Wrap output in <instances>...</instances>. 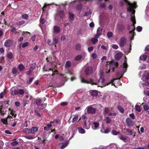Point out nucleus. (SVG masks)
Masks as SVG:
<instances>
[{"label": "nucleus", "mask_w": 149, "mask_h": 149, "mask_svg": "<svg viewBox=\"0 0 149 149\" xmlns=\"http://www.w3.org/2000/svg\"><path fill=\"white\" fill-rule=\"evenodd\" d=\"M142 27L140 26H138L136 28V30L139 32H140L141 31Z\"/></svg>", "instance_id": "nucleus-61"}, {"label": "nucleus", "mask_w": 149, "mask_h": 149, "mask_svg": "<svg viewBox=\"0 0 149 149\" xmlns=\"http://www.w3.org/2000/svg\"><path fill=\"white\" fill-rule=\"evenodd\" d=\"M143 104L144 105H143V109L145 111H147L149 109V106L148 104H146V103H143L142 104V105H143Z\"/></svg>", "instance_id": "nucleus-21"}, {"label": "nucleus", "mask_w": 149, "mask_h": 149, "mask_svg": "<svg viewBox=\"0 0 149 149\" xmlns=\"http://www.w3.org/2000/svg\"><path fill=\"white\" fill-rule=\"evenodd\" d=\"M40 105L41 107L40 108V109H43L46 108L47 105V104L44 103V104H42Z\"/></svg>", "instance_id": "nucleus-51"}, {"label": "nucleus", "mask_w": 149, "mask_h": 149, "mask_svg": "<svg viewBox=\"0 0 149 149\" xmlns=\"http://www.w3.org/2000/svg\"><path fill=\"white\" fill-rule=\"evenodd\" d=\"M81 45L79 44H78L75 47L76 49L77 50H79L81 49Z\"/></svg>", "instance_id": "nucleus-39"}, {"label": "nucleus", "mask_w": 149, "mask_h": 149, "mask_svg": "<svg viewBox=\"0 0 149 149\" xmlns=\"http://www.w3.org/2000/svg\"><path fill=\"white\" fill-rule=\"evenodd\" d=\"M30 33L28 32H24V33L22 34V35H23V36L24 37H29V36H30V35H29Z\"/></svg>", "instance_id": "nucleus-44"}, {"label": "nucleus", "mask_w": 149, "mask_h": 149, "mask_svg": "<svg viewBox=\"0 0 149 149\" xmlns=\"http://www.w3.org/2000/svg\"><path fill=\"white\" fill-rule=\"evenodd\" d=\"M38 128L37 127H32L31 129V134H34L38 131Z\"/></svg>", "instance_id": "nucleus-16"}, {"label": "nucleus", "mask_w": 149, "mask_h": 149, "mask_svg": "<svg viewBox=\"0 0 149 149\" xmlns=\"http://www.w3.org/2000/svg\"><path fill=\"white\" fill-rule=\"evenodd\" d=\"M19 94L23 95L24 93V91L23 89H20L18 90Z\"/></svg>", "instance_id": "nucleus-48"}, {"label": "nucleus", "mask_w": 149, "mask_h": 149, "mask_svg": "<svg viewBox=\"0 0 149 149\" xmlns=\"http://www.w3.org/2000/svg\"><path fill=\"white\" fill-rule=\"evenodd\" d=\"M34 111L35 114L37 115L39 117H41V115L39 113L38 111L35 110Z\"/></svg>", "instance_id": "nucleus-49"}, {"label": "nucleus", "mask_w": 149, "mask_h": 149, "mask_svg": "<svg viewBox=\"0 0 149 149\" xmlns=\"http://www.w3.org/2000/svg\"><path fill=\"white\" fill-rule=\"evenodd\" d=\"M42 102V99L38 98L36 99L35 102L36 105L38 106H39L41 105V103Z\"/></svg>", "instance_id": "nucleus-15"}, {"label": "nucleus", "mask_w": 149, "mask_h": 149, "mask_svg": "<svg viewBox=\"0 0 149 149\" xmlns=\"http://www.w3.org/2000/svg\"><path fill=\"white\" fill-rule=\"evenodd\" d=\"M129 116L133 120H134L135 118L134 115V113L129 114Z\"/></svg>", "instance_id": "nucleus-59"}, {"label": "nucleus", "mask_w": 149, "mask_h": 149, "mask_svg": "<svg viewBox=\"0 0 149 149\" xmlns=\"http://www.w3.org/2000/svg\"><path fill=\"white\" fill-rule=\"evenodd\" d=\"M36 68V64L35 63H33L31 66L30 69L32 70H35Z\"/></svg>", "instance_id": "nucleus-37"}, {"label": "nucleus", "mask_w": 149, "mask_h": 149, "mask_svg": "<svg viewBox=\"0 0 149 149\" xmlns=\"http://www.w3.org/2000/svg\"><path fill=\"white\" fill-rule=\"evenodd\" d=\"M12 41L11 40H8L5 42L4 43L5 46L6 47H9L12 45Z\"/></svg>", "instance_id": "nucleus-11"}, {"label": "nucleus", "mask_w": 149, "mask_h": 149, "mask_svg": "<svg viewBox=\"0 0 149 149\" xmlns=\"http://www.w3.org/2000/svg\"><path fill=\"white\" fill-rule=\"evenodd\" d=\"M7 57L9 59H12L13 57V55L12 53L10 52L7 54Z\"/></svg>", "instance_id": "nucleus-35"}, {"label": "nucleus", "mask_w": 149, "mask_h": 149, "mask_svg": "<svg viewBox=\"0 0 149 149\" xmlns=\"http://www.w3.org/2000/svg\"><path fill=\"white\" fill-rule=\"evenodd\" d=\"M118 109L121 113H124V109L121 106H118Z\"/></svg>", "instance_id": "nucleus-40"}, {"label": "nucleus", "mask_w": 149, "mask_h": 149, "mask_svg": "<svg viewBox=\"0 0 149 149\" xmlns=\"http://www.w3.org/2000/svg\"><path fill=\"white\" fill-rule=\"evenodd\" d=\"M60 31V29L59 27L57 26H55L53 28L54 32L56 33H58Z\"/></svg>", "instance_id": "nucleus-12"}, {"label": "nucleus", "mask_w": 149, "mask_h": 149, "mask_svg": "<svg viewBox=\"0 0 149 149\" xmlns=\"http://www.w3.org/2000/svg\"><path fill=\"white\" fill-rule=\"evenodd\" d=\"M12 73L15 76L18 74V70L15 68L13 67L12 70Z\"/></svg>", "instance_id": "nucleus-13"}, {"label": "nucleus", "mask_w": 149, "mask_h": 149, "mask_svg": "<svg viewBox=\"0 0 149 149\" xmlns=\"http://www.w3.org/2000/svg\"><path fill=\"white\" fill-rule=\"evenodd\" d=\"M78 116L77 115H76L74 116V118H73L72 120V122L74 123L75 121H77L78 120Z\"/></svg>", "instance_id": "nucleus-47"}, {"label": "nucleus", "mask_w": 149, "mask_h": 149, "mask_svg": "<svg viewBox=\"0 0 149 149\" xmlns=\"http://www.w3.org/2000/svg\"><path fill=\"white\" fill-rule=\"evenodd\" d=\"M34 79V77H32V78H29V80L28 81H27V84H31L32 81H33V80Z\"/></svg>", "instance_id": "nucleus-55"}, {"label": "nucleus", "mask_w": 149, "mask_h": 149, "mask_svg": "<svg viewBox=\"0 0 149 149\" xmlns=\"http://www.w3.org/2000/svg\"><path fill=\"white\" fill-rule=\"evenodd\" d=\"M94 49V47L93 46H91L90 47L88 48V49L89 52H91L93 51Z\"/></svg>", "instance_id": "nucleus-60"}, {"label": "nucleus", "mask_w": 149, "mask_h": 149, "mask_svg": "<svg viewBox=\"0 0 149 149\" xmlns=\"http://www.w3.org/2000/svg\"><path fill=\"white\" fill-rule=\"evenodd\" d=\"M71 63L70 61H68L66 62L65 67L67 68H69L71 67Z\"/></svg>", "instance_id": "nucleus-22"}, {"label": "nucleus", "mask_w": 149, "mask_h": 149, "mask_svg": "<svg viewBox=\"0 0 149 149\" xmlns=\"http://www.w3.org/2000/svg\"><path fill=\"white\" fill-rule=\"evenodd\" d=\"M113 36V33L111 32H108L107 33V36L108 37H111Z\"/></svg>", "instance_id": "nucleus-54"}, {"label": "nucleus", "mask_w": 149, "mask_h": 149, "mask_svg": "<svg viewBox=\"0 0 149 149\" xmlns=\"http://www.w3.org/2000/svg\"><path fill=\"white\" fill-rule=\"evenodd\" d=\"M120 139L123 140L124 141H126L127 140V138L126 136H124L123 135H121L119 137Z\"/></svg>", "instance_id": "nucleus-28"}, {"label": "nucleus", "mask_w": 149, "mask_h": 149, "mask_svg": "<svg viewBox=\"0 0 149 149\" xmlns=\"http://www.w3.org/2000/svg\"><path fill=\"white\" fill-rule=\"evenodd\" d=\"M123 68H124V72H125L126 71L127 68L128 67L127 61L125 60L124 63H123Z\"/></svg>", "instance_id": "nucleus-20"}, {"label": "nucleus", "mask_w": 149, "mask_h": 149, "mask_svg": "<svg viewBox=\"0 0 149 149\" xmlns=\"http://www.w3.org/2000/svg\"><path fill=\"white\" fill-rule=\"evenodd\" d=\"M106 123H109L110 122L111 120L110 118L109 117H106Z\"/></svg>", "instance_id": "nucleus-63"}, {"label": "nucleus", "mask_w": 149, "mask_h": 149, "mask_svg": "<svg viewBox=\"0 0 149 149\" xmlns=\"http://www.w3.org/2000/svg\"><path fill=\"white\" fill-rule=\"evenodd\" d=\"M85 74L86 75H89L93 73V70L91 66H88L85 70Z\"/></svg>", "instance_id": "nucleus-4"}, {"label": "nucleus", "mask_w": 149, "mask_h": 149, "mask_svg": "<svg viewBox=\"0 0 149 149\" xmlns=\"http://www.w3.org/2000/svg\"><path fill=\"white\" fill-rule=\"evenodd\" d=\"M109 112V108H104V114H107Z\"/></svg>", "instance_id": "nucleus-41"}, {"label": "nucleus", "mask_w": 149, "mask_h": 149, "mask_svg": "<svg viewBox=\"0 0 149 149\" xmlns=\"http://www.w3.org/2000/svg\"><path fill=\"white\" fill-rule=\"evenodd\" d=\"M97 38H92L91 40V41L93 44H95L97 42L98 40Z\"/></svg>", "instance_id": "nucleus-29"}, {"label": "nucleus", "mask_w": 149, "mask_h": 149, "mask_svg": "<svg viewBox=\"0 0 149 149\" xmlns=\"http://www.w3.org/2000/svg\"><path fill=\"white\" fill-rule=\"evenodd\" d=\"M91 57L93 59H95L97 57V55L96 54L93 53L91 54Z\"/></svg>", "instance_id": "nucleus-50"}, {"label": "nucleus", "mask_w": 149, "mask_h": 149, "mask_svg": "<svg viewBox=\"0 0 149 149\" xmlns=\"http://www.w3.org/2000/svg\"><path fill=\"white\" fill-rule=\"evenodd\" d=\"M118 28L119 30H122L124 29V27L123 25H119L118 26Z\"/></svg>", "instance_id": "nucleus-52"}, {"label": "nucleus", "mask_w": 149, "mask_h": 149, "mask_svg": "<svg viewBox=\"0 0 149 149\" xmlns=\"http://www.w3.org/2000/svg\"><path fill=\"white\" fill-rule=\"evenodd\" d=\"M123 130H124L126 131V132H124L126 135H131L133 134V132L132 131L126 128H124Z\"/></svg>", "instance_id": "nucleus-10"}, {"label": "nucleus", "mask_w": 149, "mask_h": 149, "mask_svg": "<svg viewBox=\"0 0 149 149\" xmlns=\"http://www.w3.org/2000/svg\"><path fill=\"white\" fill-rule=\"evenodd\" d=\"M102 32V29L101 28H98L96 34L95 36V37H98L100 36Z\"/></svg>", "instance_id": "nucleus-8"}, {"label": "nucleus", "mask_w": 149, "mask_h": 149, "mask_svg": "<svg viewBox=\"0 0 149 149\" xmlns=\"http://www.w3.org/2000/svg\"><path fill=\"white\" fill-rule=\"evenodd\" d=\"M25 138L26 139H32L34 138V137L32 136H26Z\"/></svg>", "instance_id": "nucleus-57"}, {"label": "nucleus", "mask_w": 149, "mask_h": 149, "mask_svg": "<svg viewBox=\"0 0 149 149\" xmlns=\"http://www.w3.org/2000/svg\"><path fill=\"white\" fill-rule=\"evenodd\" d=\"M78 130L79 132L81 134H84L85 132V130L81 127H78Z\"/></svg>", "instance_id": "nucleus-23"}, {"label": "nucleus", "mask_w": 149, "mask_h": 149, "mask_svg": "<svg viewBox=\"0 0 149 149\" xmlns=\"http://www.w3.org/2000/svg\"><path fill=\"white\" fill-rule=\"evenodd\" d=\"M69 18L70 19V21L72 20L74 17V15L72 13L69 12Z\"/></svg>", "instance_id": "nucleus-27"}, {"label": "nucleus", "mask_w": 149, "mask_h": 149, "mask_svg": "<svg viewBox=\"0 0 149 149\" xmlns=\"http://www.w3.org/2000/svg\"><path fill=\"white\" fill-rule=\"evenodd\" d=\"M81 81L82 83L89 84V80L88 81H86L85 79L84 78H81Z\"/></svg>", "instance_id": "nucleus-32"}, {"label": "nucleus", "mask_w": 149, "mask_h": 149, "mask_svg": "<svg viewBox=\"0 0 149 149\" xmlns=\"http://www.w3.org/2000/svg\"><path fill=\"white\" fill-rule=\"evenodd\" d=\"M23 131L26 133L31 134V129H29L28 128H24L23 129Z\"/></svg>", "instance_id": "nucleus-36"}, {"label": "nucleus", "mask_w": 149, "mask_h": 149, "mask_svg": "<svg viewBox=\"0 0 149 149\" xmlns=\"http://www.w3.org/2000/svg\"><path fill=\"white\" fill-rule=\"evenodd\" d=\"M123 54V53L120 52H119L116 53L115 56V60L117 61L119 60Z\"/></svg>", "instance_id": "nucleus-7"}, {"label": "nucleus", "mask_w": 149, "mask_h": 149, "mask_svg": "<svg viewBox=\"0 0 149 149\" xmlns=\"http://www.w3.org/2000/svg\"><path fill=\"white\" fill-rule=\"evenodd\" d=\"M99 126L98 123L95 122L93 123V125L92 126L93 129L94 130H96L97 128Z\"/></svg>", "instance_id": "nucleus-19"}, {"label": "nucleus", "mask_w": 149, "mask_h": 149, "mask_svg": "<svg viewBox=\"0 0 149 149\" xmlns=\"http://www.w3.org/2000/svg\"><path fill=\"white\" fill-rule=\"evenodd\" d=\"M29 43L28 42H26L22 44V48H24L26 47L29 46Z\"/></svg>", "instance_id": "nucleus-34"}, {"label": "nucleus", "mask_w": 149, "mask_h": 149, "mask_svg": "<svg viewBox=\"0 0 149 149\" xmlns=\"http://www.w3.org/2000/svg\"><path fill=\"white\" fill-rule=\"evenodd\" d=\"M114 80L115 79H113L111 80L109 83H106L104 82V79L102 78L101 76L98 79H97L96 77H94L92 79H89V83L92 85H97L98 83H100V84H99V85H102L100 87H103L111 84L112 85L114 86V84L113 83Z\"/></svg>", "instance_id": "nucleus-2"}, {"label": "nucleus", "mask_w": 149, "mask_h": 149, "mask_svg": "<svg viewBox=\"0 0 149 149\" xmlns=\"http://www.w3.org/2000/svg\"><path fill=\"white\" fill-rule=\"evenodd\" d=\"M45 19L42 17H40V23L42 24H44L45 22Z\"/></svg>", "instance_id": "nucleus-42"}, {"label": "nucleus", "mask_w": 149, "mask_h": 149, "mask_svg": "<svg viewBox=\"0 0 149 149\" xmlns=\"http://www.w3.org/2000/svg\"><path fill=\"white\" fill-rule=\"evenodd\" d=\"M112 134L114 135H117L118 134H120V132H117L115 130H113L112 131Z\"/></svg>", "instance_id": "nucleus-46"}, {"label": "nucleus", "mask_w": 149, "mask_h": 149, "mask_svg": "<svg viewBox=\"0 0 149 149\" xmlns=\"http://www.w3.org/2000/svg\"><path fill=\"white\" fill-rule=\"evenodd\" d=\"M112 64L114 66V67L112 68V70H113V71H114V69L118 67V63L117 62H114L112 63Z\"/></svg>", "instance_id": "nucleus-26"}, {"label": "nucleus", "mask_w": 149, "mask_h": 149, "mask_svg": "<svg viewBox=\"0 0 149 149\" xmlns=\"http://www.w3.org/2000/svg\"><path fill=\"white\" fill-rule=\"evenodd\" d=\"M18 144V142L16 141H13L11 143V145L13 146H15Z\"/></svg>", "instance_id": "nucleus-56"}, {"label": "nucleus", "mask_w": 149, "mask_h": 149, "mask_svg": "<svg viewBox=\"0 0 149 149\" xmlns=\"http://www.w3.org/2000/svg\"><path fill=\"white\" fill-rule=\"evenodd\" d=\"M126 122L127 123V126L129 127H131L134 125V123L133 121L131 120L130 118H126Z\"/></svg>", "instance_id": "nucleus-6"}, {"label": "nucleus", "mask_w": 149, "mask_h": 149, "mask_svg": "<svg viewBox=\"0 0 149 149\" xmlns=\"http://www.w3.org/2000/svg\"><path fill=\"white\" fill-rule=\"evenodd\" d=\"M68 144L67 143H65L64 144H63L61 146V149H63L65 147L67 146Z\"/></svg>", "instance_id": "nucleus-53"}, {"label": "nucleus", "mask_w": 149, "mask_h": 149, "mask_svg": "<svg viewBox=\"0 0 149 149\" xmlns=\"http://www.w3.org/2000/svg\"><path fill=\"white\" fill-rule=\"evenodd\" d=\"M87 112L88 114H94L95 113V109L93 108L91 105L87 107Z\"/></svg>", "instance_id": "nucleus-3"}, {"label": "nucleus", "mask_w": 149, "mask_h": 149, "mask_svg": "<svg viewBox=\"0 0 149 149\" xmlns=\"http://www.w3.org/2000/svg\"><path fill=\"white\" fill-rule=\"evenodd\" d=\"M32 70L31 69H29V70L28 71L26 72V74L28 75L29 76L31 75L32 72Z\"/></svg>", "instance_id": "nucleus-58"}, {"label": "nucleus", "mask_w": 149, "mask_h": 149, "mask_svg": "<svg viewBox=\"0 0 149 149\" xmlns=\"http://www.w3.org/2000/svg\"><path fill=\"white\" fill-rule=\"evenodd\" d=\"M111 149H118V148L116 144H111L110 145Z\"/></svg>", "instance_id": "nucleus-30"}, {"label": "nucleus", "mask_w": 149, "mask_h": 149, "mask_svg": "<svg viewBox=\"0 0 149 149\" xmlns=\"http://www.w3.org/2000/svg\"><path fill=\"white\" fill-rule=\"evenodd\" d=\"M82 57V56L81 55H78L76 56L75 57V60L76 61H78L81 60V58Z\"/></svg>", "instance_id": "nucleus-38"}, {"label": "nucleus", "mask_w": 149, "mask_h": 149, "mask_svg": "<svg viewBox=\"0 0 149 149\" xmlns=\"http://www.w3.org/2000/svg\"><path fill=\"white\" fill-rule=\"evenodd\" d=\"M9 110L10 111V114L12 115V116H13L14 118L16 117V114L15 113V111L11 109V108H9Z\"/></svg>", "instance_id": "nucleus-25"}, {"label": "nucleus", "mask_w": 149, "mask_h": 149, "mask_svg": "<svg viewBox=\"0 0 149 149\" xmlns=\"http://www.w3.org/2000/svg\"><path fill=\"white\" fill-rule=\"evenodd\" d=\"M13 120V121H14V122H13V124H12V123H11V125L13 127H14L15 126V125H16L17 123V120L16 119H15Z\"/></svg>", "instance_id": "nucleus-45"}, {"label": "nucleus", "mask_w": 149, "mask_h": 149, "mask_svg": "<svg viewBox=\"0 0 149 149\" xmlns=\"http://www.w3.org/2000/svg\"><path fill=\"white\" fill-rule=\"evenodd\" d=\"M125 3H127L129 6V7L127 8V11L131 12L132 13L131 20L132 21L133 23L132 25L133 27L134 28V25L136 23L134 15L135 10L133 9V8H136L137 6L136 3H131L129 2L127 0H123V1H121L120 2V4L121 6H123L124 5Z\"/></svg>", "instance_id": "nucleus-1"}, {"label": "nucleus", "mask_w": 149, "mask_h": 149, "mask_svg": "<svg viewBox=\"0 0 149 149\" xmlns=\"http://www.w3.org/2000/svg\"><path fill=\"white\" fill-rule=\"evenodd\" d=\"M126 43V40L125 38H121L120 42V47H123Z\"/></svg>", "instance_id": "nucleus-9"}, {"label": "nucleus", "mask_w": 149, "mask_h": 149, "mask_svg": "<svg viewBox=\"0 0 149 149\" xmlns=\"http://www.w3.org/2000/svg\"><path fill=\"white\" fill-rule=\"evenodd\" d=\"M6 93V90L0 93V98H2Z\"/></svg>", "instance_id": "nucleus-43"}, {"label": "nucleus", "mask_w": 149, "mask_h": 149, "mask_svg": "<svg viewBox=\"0 0 149 149\" xmlns=\"http://www.w3.org/2000/svg\"><path fill=\"white\" fill-rule=\"evenodd\" d=\"M18 68L20 71H22L25 69V67L22 64H20L18 65Z\"/></svg>", "instance_id": "nucleus-17"}, {"label": "nucleus", "mask_w": 149, "mask_h": 149, "mask_svg": "<svg viewBox=\"0 0 149 149\" xmlns=\"http://www.w3.org/2000/svg\"><path fill=\"white\" fill-rule=\"evenodd\" d=\"M147 58V56L146 55V54H142L141 55L140 57V59L141 60H142L143 61H145L146 60Z\"/></svg>", "instance_id": "nucleus-18"}, {"label": "nucleus", "mask_w": 149, "mask_h": 149, "mask_svg": "<svg viewBox=\"0 0 149 149\" xmlns=\"http://www.w3.org/2000/svg\"><path fill=\"white\" fill-rule=\"evenodd\" d=\"M135 109H136V111L139 112L141 111V109L139 105H136V106H135Z\"/></svg>", "instance_id": "nucleus-31"}, {"label": "nucleus", "mask_w": 149, "mask_h": 149, "mask_svg": "<svg viewBox=\"0 0 149 149\" xmlns=\"http://www.w3.org/2000/svg\"><path fill=\"white\" fill-rule=\"evenodd\" d=\"M110 132V130L108 128H107L104 130V133L106 134H107Z\"/></svg>", "instance_id": "nucleus-64"}, {"label": "nucleus", "mask_w": 149, "mask_h": 149, "mask_svg": "<svg viewBox=\"0 0 149 149\" xmlns=\"http://www.w3.org/2000/svg\"><path fill=\"white\" fill-rule=\"evenodd\" d=\"M58 42V40L56 38H54L53 39L52 41L49 39L48 40V45H51L54 44L55 45V47H56V45H55L57 44Z\"/></svg>", "instance_id": "nucleus-5"}, {"label": "nucleus", "mask_w": 149, "mask_h": 149, "mask_svg": "<svg viewBox=\"0 0 149 149\" xmlns=\"http://www.w3.org/2000/svg\"><path fill=\"white\" fill-rule=\"evenodd\" d=\"M22 17L24 19H27L28 18V16L26 14H25L22 15Z\"/></svg>", "instance_id": "nucleus-62"}, {"label": "nucleus", "mask_w": 149, "mask_h": 149, "mask_svg": "<svg viewBox=\"0 0 149 149\" xmlns=\"http://www.w3.org/2000/svg\"><path fill=\"white\" fill-rule=\"evenodd\" d=\"M1 121L2 123L6 125L8 124V122L6 118H1Z\"/></svg>", "instance_id": "nucleus-33"}, {"label": "nucleus", "mask_w": 149, "mask_h": 149, "mask_svg": "<svg viewBox=\"0 0 149 149\" xmlns=\"http://www.w3.org/2000/svg\"><path fill=\"white\" fill-rule=\"evenodd\" d=\"M15 26L16 25L14 24H13L12 26H11L10 27V31L12 32L15 33L16 32V29Z\"/></svg>", "instance_id": "nucleus-24"}, {"label": "nucleus", "mask_w": 149, "mask_h": 149, "mask_svg": "<svg viewBox=\"0 0 149 149\" xmlns=\"http://www.w3.org/2000/svg\"><path fill=\"white\" fill-rule=\"evenodd\" d=\"M90 95L92 96H97L98 95L97 91L96 90H91L90 92Z\"/></svg>", "instance_id": "nucleus-14"}]
</instances>
